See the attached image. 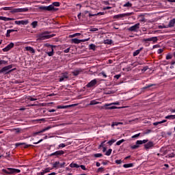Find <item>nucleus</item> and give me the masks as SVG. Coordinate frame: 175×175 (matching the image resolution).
<instances>
[{
    "label": "nucleus",
    "instance_id": "nucleus-22",
    "mask_svg": "<svg viewBox=\"0 0 175 175\" xmlns=\"http://www.w3.org/2000/svg\"><path fill=\"white\" fill-rule=\"evenodd\" d=\"M81 72H83L82 69L75 70L72 72V74L73 75V76H79V75H80Z\"/></svg>",
    "mask_w": 175,
    "mask_h": 175
},
{
    "label": "nucleus",
    "instance_id": "nucleus-45",
    "mask_svg": "<svg viewBox=\"0 0 175 175\" xmlns=\"http://www.w3.org/2000/svg\"><path fill=\"white\" fill-rule=\"evenodd\" d=\"M53 167H59V161H55L53 163Z\"/></svg>",
    "mask_w": 175,
    "mask_h": 175
},
{
    "label": "nucleus",
    "instance_id": "nucleus-57",
    "mask_svg": "<svg viewBox=\"0 0 175 175\" xmlns=\"http://www.w3.org/2000/svg\"><path fill=\"white\" fill-rule=\"evenodd\" d=\"M139 136H140V133L135 134L132 136V139H135V137H139Z\"/></svg>",
    "mask_w": 175,
    "mask_h": 175
},
{
    "label": "nucleus",
    "instance_id": "nucleus-64",
    "mask_svg": "<svg viewBox=\"0 0 175 175\" xmlns=\"http://www.w3.org/2000/svg\"><path fill=\"white\" fill-rule=\"evenodd\" d=\"M37 174L38 175H44V171H42L41 172H38Z\"/></svg>",
    "mask_w": 175,
    "mask_h": 175
},
{
    "label": "nucleus",
    "instance_id": "nucleus-36",
    "mask_svg": "<svg viewBox=\"0 0 175 175\" xmlns=\"http://www.w3.org/2000/svg\"><path fill=\"white\" fill-rule=\"evenodd\" d=\"M14 131H16V133H20V132H21V129L18 128L11 129V132H14Z\"/></svg>",
    "mask_w": 175,
    "mask_h": 175
},
{
    "label": "nucleus",
    "instance_id": "nucleus-1",
    "mask_svg": "<svg viewBox=\"0 0 175 175\" xmlns=\"http://www.w3.org/2000/svg\"><path fill=\"white\" fill-rule=\"evenodd\" d=\"M12 68H13V65L12 64L6 66L0 70V73H3V75H9V73H12L13 70H16V68L12 69Z\"/></svg>",
    "mask_w": 175,
    "mask_h": 175
},
{
    "label": "nucleus",
    "instance_id": "nucleus-18",
    "mask_svg": "<svg viewBox=\"0 0 175 175\" xmlns=\"http://www.w3.org/2000/svg\"><path fill=\"white\" fill-rule=\"evenodd\" d=\"M16 147H20V146H23L24 148H28V147H32V145L31 144H27L25 143H16L15 144Z\"/></svg>",
    "mask_w": 175,
    "mask_h": 175
},
{
    "label": "nucleus",
    "instance_id": "nucleus-33",
    "mask_svg": "<svg viewBox=\"0 0 175 175\" xmlns=\"http://www.w3.org/2000/svg\"><path fill=\"white\" fill-rule=\"evenodd\" d=\"M123 167L124 168H128V167H133V163H128V164H124L123 165Z\"/></svg>",
    "mask_w": 175,
    "mask_h": 175
},
{
    "label": "nucleus",
    "instance_id": "nucleus-4",
    "mask_svg": "<svg viewBox=\"0 0 175 175\" xmlns=\"http://www.w3.org/2000/svg\"><path fill=\"white\" fill-rule=\"evenodd\" d=\"M40 10H46L47 12H51V10H58V9L54 8V5H50L49 6H40L39 7Z\"/></svg>",
    "mask_w": 175,
    "mask_h": 175
},
{
    "label": "nucleus",
    "instance_id": "nucleus-9",
    "mask_svg": "<svg viewBox=\"0 0 175 175\" xmlns=\"http://www.w3.org/2000/svg\"><path fill=\"white\" fill-rule=\"evenodd\" d=\"M65 154V151L64 150H57L49 155V157H56L57 158H59V157L64 155Z\"/></svg>",
    "mask_w": 175,
    "mask_h": 175
},
{
    "label": "nucleus",
    "instance_id": "nucleus-19",
    "mask_svg": "<svg viewBox=\"0 0 175 175\" xmlns=\"http://www.w3.org/2000/svg\"><path fill=\"white\" fill-rule=\"evenodd\" d=\"M153 146H154V142H149L146 144L144 145V148L146 150H150V148H152Z\"/></svg>",
    "mask_w": 175,
    "mask_h": 175
},
{
    "label": "nucleus",
    "instance_id": "nucleus-40",
    "mask_svg": "<svg viewBox=\"0 0 175 175\" xmlns=\"http://www.w3.org/2000/svg\"><path fill=\"white\" fill-rule=\"evenodd\" d=\"M26 99H27V100H31V101L38 100V98H32L31 96H27Z\"/></svg>",
    "mask_w": 175,
    "mask_h": 175
},
{
    "label": "nucleus",
    "instance_id": "nucleus-59",
    "mask_svg": "<svg viewBox=\"0 0 175 175\" xmlns=\"http://www.w3.org/2000/svg\"><path fill=\"white\" fill-rule=\"evenodd\" d=\"M66 165L65 162H63L62 163L59 164V167H64Z\"/></svg>",
    "mask_w": 175,
    "mask_h": 175
},
{
    "label": "nucleus",
    "instance_id": "nucleus-29",
    "mask_svg": "<svg viewBox=\"0 0 175 175\" xmlns=\"http://www.w3.org/2000/svg\"><path fill=\"white\" fill-rule=\"evenodd\" d=\"M165 118V120H175V115H168Z\"/></svg>",
    "mask_w": 175,
    "mask_h": 175
},
{
    "label": "nucleus",
    "instance_id": "nucleus-12",
    "mask_svg": "<svg viewBox=\"0 0 175 175\" xmlns=\"http://www.w3.org/2000/svg\"><path fill=\"white\" fill-rule=\"evenodd\" d=\"M51 128H53V126H48L47 127H45L44 129H42L41 131H40L38 132L33 133V136H36L40 133H43V132H46V131H49V129H51Z\"/></svg>",
    "mask_w": 175,
    "mask_h": 175
},
{
    "label": "nucleus",
    "instance_id": "nucleus-34",
    "mask_svg": "<svg viewBox=\"0 0 175 175\" xmlns=\"http://www.w3.org/2000/svg\"><path fill=\"white\" fill-rule=\"evenodd\" d=\"M111 43H113V40H111L107 39L104 40L105 44H111Z\"/></svg>",
    "mask_w": 175,
    "mask_h": 175
},
{
    "label": "nucleus",
    "instance_id": "nucleus-21",
    "mask_svg": "<svg viewBox=\"0 0 175 175\" xmlns=\"http://www.w3.org/2000/svg\"><path fill=\"white\" fill-rule=\"evenodd\" d=\"M73 106H77V104H72L68 106L65 105H58L57 109H68V107H73Z\"/></svg>",
    "mask_w": 175,
    "mask_h": 175
},
{
    "label": "nucleus",
    "instance_id": "nucleus-2",
    "mask_svg": "<svg viewBox=\"0 0 175 175\" xmlns=\"http://www.w3.org/2000/svg\"><path fill=\"white\" fill-rule=\"evenodd\" d=\"M1 171L3 173H5V174H17V173L21 172V170L16 168L3 169Z\"/></svg>",
    "mask_w": 175,
    "mask_h": 175
},
{
    "label": "nucleus",
    "instance_id": "nucleus-24",
    "mask_svg": "<svg viewBox=\"0 0 175 175\" xmlns=\"http://www.w3.org/2000/svg\"><path fill=\"white\" fill-rule=\"evenodd\" d=\"M105 12H98L97 14H89V17H95V16H103Z\"/></svg>",
    "mask_w": 175,
    "mask_h": 175
},
{
    "label": "nucleus",
    "instance_id": "nucleus-23",
    "mask_svg": "<svg viewBox=\"0 0 175 175\" xmlns=\"http://www.w3.org/2000/svg\"><path fill=\"white\" fill-rule=\"evenodd\" d=\"M0 20H2L3 21H13L14 18H8L6 16H0Z\"/></svg>",
    "mask_w": 175,
    "mask_h": 175
},
{
    "label": "nucleus",
    "instance_id": "nucleus-7",
    "mask_svg": "<svg viewBox=\"0 0 175 175\" xmlns=\"http://www.w3.org/2000/svg\"><path fill=\"white\" fill-rule=\"evenodd\" d=\"M132 14H133V12L120 14L113 16V18L118 20L120 18H123V17H129V16H132Z\"/></svg>",
    "mask_w": 175,
    "mask_h": 175
},
{
    "label": "nucleus",
    "instance_id": "nucleus-27",
    "mask_svg": "<svg viewBox=\"0 0 175 175\" xmlns=\"http://www.w3.org/2000/svg\"><path fill=\"white\" fill-rule=\"evenodd\" d=\"M142 50H143V48H140L139 49L134 51L133 53V57H136V55H139V54H140V52L142 51Z\"/></svg>",
    "mask_w": 175,
    "mask_h": 175
},
{
    "label": "nucleus",
    "instance_id": "nucleus-63",
    "mask_svg": "<svg viewBox=\"0 0 175 175\" xmlns=\"http://www.w3.org/2000/svg\"><path fill=\"white\" fill-rule=\"evenodd\" d=\"M120 77H121V75H116L114 76V78L116 79L117 80H118V79H120Z\"/></svg>",
    "mask_w": 175,
    "mask_h": 175
},
{
    "label": "nucleus",
    "instance_id": "nucleus-16",
    "mask_svg": "<svg viewBox=\"0 0 175 175\" xmlns=\"http://www.w3.org/2000/svg\"><path fill=\"white\" fill-rule=\"evenodd\" d=\"M29 21L28 20L15 21V24H16V25H27V24H29Z\"/></svg>",
    "mask_w": 175,
    "mask_h": 175
},
{
    "label": "nucleus",
    "instance_id": "nucleus-51",
    "mask_svg": "<svg viewBox=\"0 0 175 175\" xmlns=\"http://www.w3.org/2000/svg\"><path fill=\"white\" fill-rule=\"evenodd\" d=\"M105 143H106V141H104V142H101V144L98 146V148H101V147L104 148L105 147Z\"/></svg>",
    "mask_w": 175,
    "mask_h": 175
},
{
    "label": "nucleus",
    "instance_id": "nucleus-55",
    "mask_svg": "<svg viewBox=\"0 0 175 175\" xmlns=\"http://www.w3.org/2000/svg\"><path fill=\"white\" fill-rule=\"evenodd\" d=\"M175 154L174 153H170L168 154L169 158H174Z\"/></svg>",
    "mask_w": 175,
    "mask_h": 175
},
{
    "label": "nucleus",
    "instance_id": "nucleus-46",
    "mask_svg": "<svg viewBox=\"0 0 175 175\" xmlns=\"http://www.w3.org/2000/svg\"><path fill=\"white\" fill-rule=\"evenodd\" d=\"M113 143H116V139H112L107 142V144H109V146H111Z\"/></svg>",
    "mask_w": 175,
    "mask_h": 175
},
{
    "label": "nucleus",
    "instance_id": "nucleus-58",
    "mask_svg": "<svg viewBox=\"0 0 175 175\" xmlns=\"http://www.w3.org/2000/svg\"><path fill=\"white\" fill-rule=\"evenodd\" d=\"M44 173L45 174V173H49L50 172V168H46L45 170H43Z\"/></svg>",
    "mask_w": 175,
    "mask_h": 175
},
{
    "label": "nucleus",
    "instance_id": "nucleus-49",
    "mask_svg": "<svg viewBox=\"0 0 175 175\" xmlns=\"http://www.w3.org/2000/svg\"><path fill=\"white\" fill-rule=\"evenodd\" d=\"M136 148H139V145L136 144L131 146V150H136Z\"/></svg>",
    "mask_w": 175,
    "mask_h": 175
},
{
    "label": "nucleus",
    "instance_id": "nucleus-15",
    "mask_svg": "<svg viewBox=\"0 0 175 175\" xmlns=\"http://www.w3.org/2000/svg\"><path fill=\"white\" fill-rule=\"evenodd\" d=\"M143 42H153V43H157L158 42V37H152L149 38H144Z\"/></svg>",
    "mask_w": 175,
    "mask_h": 175
},
{
    "label": "nucleus",
    "instance_id": "nucleus-54",
    "mask_svg": "<svg viewBox=\"0 0 175 175\" xmlns=\"http://www.w3.org/2000/svg\"><path fill=\"white\" fill-rule=\"evenodd\" d=\"M173 58V56L172 55H167L166 59H172Z\"/></svg>",
    "mask_w": 175,
    "mask_h": 175
},
{
    "label": "nucleus",
    "instance_id": "nucleus-47",
    "mask_svg": "<svg viewBox=\"0 0 175 175\" xmlns=\"http://www.w3.org/2000/svg\"><path fill=\"white\" fill-rule=\"evenodd\" d=\"M124 142H125V139H121V140H120V141H118V142H116V146H121V144H122V143H124Z\"/></svg>",
    "mask_w": 175,
    "mask_h": 175
},
{
    "label": "nucleus",
    "instance_id": "nucleus-44",
    "mask_svg": "<svg viewBox=\"0 0 175 175\" xmlns=\"http://www.w3.org/2000/svg\"><path fill=\"white\" fill-rule=\"evenodd\" d=\"M66 147V145L65 144H60L59 146H58V148H57V150H59V148H64Z\"/></svg>",
    "mask_w": 175,
    "mask_h": 175
},
{
    "label": "nucleus",
    "instance_id": "nucleus-10",
    "mask_svg": "<svg viewBox=\"0 0 175 175\" xmlns=\"http://www.w3.org/2000/svg\"><path fill=\"white\" fill-rule=\"evenodd\" d=\"M71 43L72 44H79L81 42H88V39H85V40H79L77 38H72L71 39Z\"/></svg>",
    "mask_w": 175,
    "mask_h": 175
},
{
    "label": "nucleus",
    "instance_id": "nucleus-17",
    "mask_svg": "<svg viewBox=\"0 0 175 175\" xmlns=\"http://www.w3.org/2000/svg\"><path fill=\"white\" fill-rule=\"evenodd\" d=\"M174 24H175V18H173L170 21L167 25L163 26V28H173V27H174Z\"/></svg>",
    "mask_w": 175,
    "mask_h": 175
},
{
    "label": "nucleus",
    "instance_id": "nucleus-52",
    "mask_svg": "<svg viewBox=\"0 0 175 175\" xmlns=\"http://www.w3.org/2000/svg\"><path fill=\"white\" fill-rule=\"evenodd\" d=\"M79 167H81V169H82V170H87V167H85V165H79Z\"/></svg>",
    "mask_w": 175,
    "mask_h": 175
},
{
    "label": "nucleus",
    "instance_id": "nucleus-42",
    "mask_svg": "<svg viewBox=\"0 0 175 175\" xmlns=\"http://www.w3.org/2000/svg\"><path fill=\"white\" fill-rule=\"evenodd\" d=\"M94 158H100L101 157H103V154L101 153H97L94 154Z\"/></svg>",
    "mask_w": 175,
    "mask_h": 175
},
{
    "label": "nucleus",
    "instance_id": "nucleus-50",
    "mask_svg": "<svg viewBox=\"0 0 175 175\" xmlns=\"http://www.w3.org/2000/svg\"><path fill=\"white\" fill-rule=\"evenodd\" d=\"M115 163H116L117 165H121L122 163V161L121 159L116 160Z\"/></svg>",
    "mask_w": 175,
    "mask_h": 175
},
{
    "label": "nucleus",
    "instance_id": "nucleus-14",
    "mask_svg": "<svg viewBox=\"0 0 175 175\" xmlns=\"http://www.w3.org/2000/svg\"><path fill=\"white\" fill-rule=\"evenodd\" d=\"M46 46L51 47V51L46 52L47 55H49V57H53V55H54V47H55V46L46 44Z\"/></svg>",
    "mask_w": 175,
    "mask_h": 175
},
{
    "label": "nucleus",
    "instance_id": "nucleus-61",
    "mask_svg": "<svg viewBox=\"0 0 175 175\" xmlns=\"http://www.w3.org/2000/svg\"><path fill=\"white\" fill-rule=\"evenodd\" d=\"M158 54H162V53H163V49H160L157 51Z\"/></svg>",
    "mask_w": 175,
    "mask_h": 175
},
{
    "label": "nucleus",
    "instance_id": "nucleus-37",
    "mask_svg": "<svg viewBox=\"0 0 175 175\" xmlns=\"http://www.w3.org/2000/svg\"><path fill=\"white\" fill-rule=\"evenodd\" d=\"M103 172H105V167H100L97 170L96 173H103Z\"/></svg>",
    "mask_w": 175,
    "mask_h": 175
},
{
    "label": "nucleus",
    "instance_id": "nucleus-39",
    "mask_svg": "<svg viewBox=\"0 0 175 175\" xmlns=\"http://www.w3.org/2000/svg\"><path fill=\"white\" fill-rule=\"evenodd\" d=\"M98 103L99 102L96 101V100H92L90 101V105L92 106L94 105H98Z\"/></svg>",
    "mask_w": 175,
    "mask_h": 175
},
{
    "label": "nucleus",
    "instance_id": "nucleus-53",
    "mask_svg": "<svg viewBox=\"0 0 175 175\" xmlns=\"http://www.w3.org/2000/svg\"><path fill=\"white\" fill-rule=\"evenodd\" d=\"M53 6L58 7V6H59L60 3H59V2H53Z\"/></svg>",
    "mask_w": 175,
    "mask_h": 175
},
{
    "label": "nucleus",
    "instance_id": "nucleus-3",
    "mask_svg": "<svg viewBox=\"0 0 175 175\" xmlns=\"http://www.w3.org/2000/svg\"><path fill=\"white\" fill-rule=\"evenodd\" d=\"M112 105H120V103L116 102V103H112L109 104H105L104 107H100V109H105V110H113V109H118L117 107L112 106ZM109 106H111V107H109Z\"/></svg>",
    "mask_w": 175,
    "mask_h": 175
},
{
    "label": "nucleus",
    "instance_id": "nucleus-30",
    "mask_svg": "<svg viewBox=\"0 0 175 175\" xmlns=\"http://www.w3.org/2000/svg\"><path fill=\"white\" fill-rule=\"evenodd\" d=\"M89 49L90 50H93V51H95V50H96V45L91 44L89 45Z\"/></svg>",
    "mask_w": 175,
    "mask_h": 175
},
{
    "label": "nucleus",
    "instance_id": "nucleus-25",
    "mask_svg": "<svg viewBox=\"0 0 175 175\" xmlns=\"http://www.w3.org/2000/svg\"><path fill=\"white\" fill-rule=\"evenodd\" d=\"M12 32H17V30H16V29H8L7 31L6 37L7 38H10V33H12Z\"/></svg>",
    "mask_w": 175,
    "mask_h": 175
},
{
    "label": "nucleus",
    "instance_id": "nucleus-43",
    "mask_svg": "<svg viewBox=\"0 0 175 175\" xmlns=\"http://www.w3.org/2000/svg\"><path fill=\"white\" fill-rule=\"evenodd\" d=\"M111 151H113V150L109 149V150L106 152L105 155H107V157L111 155Z\"/></svg>",
    "mask_w": 175,
    "mask_h": 175
},
{
    "label": "nucleus",
    "instance_id": "nucleus-41",
    "mask_svg": "<svg viewBox=\"0 0 175 175\" xmlns=\"http://www.w3.org/2000/svg\"><path fill=\"white\" fill-rule=\"evenodd\" d=\"M31 25L32 26V28H36V27H38V21L32 22Z\"/></svg>",
    "mask_w": 175,
    "mask_h": 175
},
{
    "label": "nucleus",
    "instance_id": "nucleus-8",
    "mask_svg": "<svg viewBox=\"0 0 175 175\" xmlns=\"http://www.w3.org/2000/svg\"><path fill=\"white\" fill-rule=\"evenodd\" d=\"M29 9L28 8H14L12 10V13H25V12H28Z\"/></svg>",
    "mask_w": 175,
    "mask_h": 175
},
{
    "label": "nucleus",
    "instance_id": "nucleus-32",
    "mask_svg": "<svg viewBox=\"0 0 175 175\" xmlns=\"http://www.w3.org/2000/svg\"><path fill=\"white\" fill-rule=\"evenodd\" d=\"M123 8H132V3L129 1L123 5Z\"/></svg>",
    "mask_w": 175,
    "mask_h": 175
},
{
    "label": "nucleus",
    "instance_id": "nucleus-5",
    "mask_svg": "<svg viewBox=\"0 0 175 175\" xmlns=\"http://www.w3.org/2000/svg\"><path fill=\"white\" fill-rule=\"evenodd\" d=\"M51 32L50 31H44L41 33L38 34V38L40 40H44V39H49V35H50Z\"/></svg>",
    "mask_w": 175,
    "mask_h": 175
},
{
    "label": "nucleus",
    "instance_id": "nucleus-56",
    "mask_svg": "<svg viewBox=\"0 0 175 175\" xmlns=\"http://www.w3.org/2000/svg\"><path fill=\"white\" fill-rule=\"evenodd\" d=\"M136 144H137V146H139V145H140V144H143V142H142V140H137V141L136 142Z\"/></svg>",
    "mask_w": 175,
    "mask_h": 175
},
{
    "label": "nucleus",
    "instance_id": "nucleus-35",
    "mask_svg": "<svg viewBox=\"0 0 175 175\" xmlns=\"http://www.w3.org/2000/svg\"><path fill=\"white\" fill-rule=\"evenodd\" d=\"M155 85H157V84L154 83V84H150V85H148L146 87H144L143 88V90H147V88H151V87H155Z\"/></svg>",
    "mask_w": 175,
    "mask_h": 175
},
{
    "label": "nucleus",
    "instance_id": "nucleus-38",
    "mask_svg": "<svg viewBox=\"0 0 175 175\" xmlns=\"http://www.w3.org/2000/svg\"><path fill=\"white\" fill-rule=\"evenodd\" d=\"M81 35V33H76L72 35L69 36V38H76V36H80Z\"/></svg>",
    "mask_w": 175,
    "mask_h": 175
},
{
    "label": "nucleus",
    "instance_id": "nucleus-28",
    "mask_svg": "<svg viewBox=\"0 0 175 175\" xmlns=\"http://www.w3.org/2000/svg\"><path fill=\"white\" fill-rule=\"evenodd\" d=\"M139 18H140L139 19L140 23H146V18H144V15L139 14Z\"/></svg>",
    "mask_w": 175,
    "mask_h": 175
},
{
    "label": "nucleus",
    "instance_id": "nucleus-31",
    "mask_svg": "<svg viewBox=\"0 0 175 175\" xmlns=\"http://www.w3.org/2000/svg\"><path fill=\"white\" fill-rule=\"evenodd\" d=\"M70 167H72V168H73V167L79 168V167H80V165H79L77 163H71L70 164Z\"/></svg>",
    "mask_w": 175,
    "mask_h": 175
},
{
    "label": "nucleus",
    "instance_id": "nucleus-20",
    "mask_svg": "<svg viewBox=\"0 0 175 175\" xmlns=\"http://www.w3.org/2000/svg\"><path fill=\"white\" fill-rule=\"evenodd\" d=\"M68 72H66L62 74V76L59 78V81H64L65 79H69V76H68Z\"/></svg>",
    "mask_w": 175,
    "mask_h": 175
},
{
    "label": "nucleus",
    "instance_id": "nucleus-6",
    "mask_svg": "<svg viewBox=\"0 0 175 175\" xmlns=\"http://www.w3.org/2000/svg\"><path fill=\"white\" fill-rule=\"evenodd\" d=\"M139 29L140 23H136L133 26H131L129 28H128V31H129V32H137V31H139Z\"/></svg>",
    "mask_w": 175,
    "mask_h": 175
},
{
    "label": "nucleus",
    "instance_id": "nucleus-48",
    "mask_svg": "<svg viewBox=\"0 0 175 175\" xmlns=\"http://www.w3.org/2000/svg\"><path fill=\"white\" fill-rule=\"evenodd\" d=\"M0 65H8V62L5 60H0Z\"/></svg>",
    "mask_w": 175,
    "mask_h": 175
},
{
    "label": "nucleus",
    "instance_id": "nucleus-60",
    "mask_svg": "<svg viewBox=\"0 0 175 175\" xmlns=\"http://www.w3.org/2000/svg\"><path fill=\"white\" fill-rule=\"evenodd\" d=\"M21 83H23V81L21 80H16L14 81V84H21Z\"/></svg>",
    "mask_w": 175,
    "mask_h": 175
},
{
    "label": "nucleus",
    "instance_id": "nucleus-11",
    "mask_svg": "<svg viewBox=\"0 0 175 175\" xmlns=\"http://www.w3.org/2000/svg\"><path fill=\"white\" fill-rule=\"evenodd\" d=\"M96 84H98V81L96 79H93L90 83H88L85 87L86 88H92V87H95Z\"/></svg>",
    "mask_w": 175,
    "mask_h": 175
},
{
    "label": "nucleus",
    "instance_id": "nucleus-62",
    "mask_svg": "<svg viewBox=\"0 0 175 175\" xmlns=\"http://www.w3.org/2000/svg\"><path fill=\"white\" fill-rule=\"evenodd\" d=\"M90 31L91 32H96V31H98V28H92Z\"/></svg>",
    "mask_w": 175,
    "mask_h": 175
},
{
    "label": "nucleus",
    "instance_id": "nucleus-13",
    "mask_svg": "<svg viewBox=\"0 0 175 175\" xmlns=\"http://www.w3.org/2000/svg\"><path fill=\"white\" fill-rule=\"evenodd\" d=\"M13 47H14V43L11 42L10 44H9L8 45H7L6 47L3 49V51L4 53H6L10 50H12V49H13Z\"/></svg>",
    "mask_w": 175,
    "mask_h": 175
},
{
    "label": "nucleus",
    "instance_id": "nucleus-26",
    "mask_svg": "<svg viewBox=\"0 0 175 175\" xmlns=\"http://www.w3.org/2000/svg\"><path fill=\"white\" fill-rule=\"evenodd\" d=\"M25 49L26 51H31L32 54H35V49L31 46H26Z\"/></svg>",
    "mask_w": 175,
    "mask_h": 175
}]
</instances>
